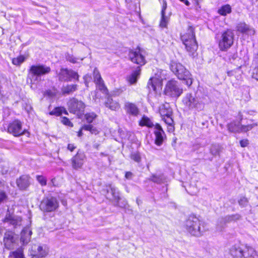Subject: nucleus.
I'll use <instances>...</instances> for the list:
<instances>
[{
    "mask_svg": "<svg viewBox=\"0 0 258 258\" xmlns=\"http://www.w3.org/2000/svg\"><path fill=\"white\" fill-rule=\"evenodd\" d=\"M228 57L229 60H235L237 57V53L236 52L232 53L230 52L228 53Z\"/></svg>",
    "mask_w": 258,
    "mask_h": 258,
    "instance_id": "49",
    "label": "nucleus"
},
{
    "mask_svg": "<svg viewBox=\"0 0 258 258\" xmlns=\"http://www.w3.org/2000/svg\"><path fill=\"white\" fill-rule=\"evenodd\" d=\"M140 146V142L137 139V138L135 139H132V147L133 149L134 148H138Z\"/></svg>",
    "mask_w": 258,
    "mask_h": 258,
    "instance_id": "46",
    "label": "nucleus"
},
{
    "mask_svg": "<svg viewBox=\"0 0 258 258\" xmlns=\"http://www.w3.org/2000/svg\"><path fill=\"white\" fill-rule=\"evenodd\" d=\"M180 1L184 3L186 6H189L190 3L187 0H179Z\"/></svg>",
    "mask_w": 258,
    "mask_h": 258,
    "instance_id": "60",
    "label": "nucleus"
},
{
    "mask_svg": "<svg viewBox=\"0 0 258 258\" xmlns=\"http://www.w3.org/2000/svg\"><path fill=\"white\" fill-rule=\"evenodd\" d=\"M236 29L242 33H245L249 35H253L255 33L254 30L244 22L238 23L236 26Z\"/></svg>",
    "mask_w": 258,
    "mask_h": 258,
    "instance_id": "24",
    "label": "nucleus"
},
{
    "mask_svg": "<svg viewBox=\"0 0 258 258\" xmlns=\"http://www.w3.org/2000/svg\"><path fill=\"white\" fill-rule=\"evenodd\" d=\"M82 128L78 132V137H80L82 136L83 135V133H82Z\"/></svg>",
    "mask_w": 258,
    "mask_h": 258,
    "instance_id": "61",
    "label": "nucleus"
},
{
    "mask_svg": "<svg viewBox=\"0 0 258 258\" xmlns=\"http://www.w3.org/2000/svg\"><path fill=\"white\" fill-rule=\"evenodd\" d=\"M62 113H64L65 114H68L67 111L66 110L65 108L63 107H58L55 108L53 110L49 112L50 115H55L56 116L60 115Z\"/></svg>",
    "mask_w": 258,
    "mask_h": 258,
    "instance_id": "33",
    "label": "nucleus"
},
{
    "mask_svg": "<svg viewBox=\"0 0 258 258\" xmlns=\"http://www.w3.org/2000/svg\"><path fill=\"white\" fill-rule=\"evenodd\" d=\"M184 227L189 233L196 237L201 236L208 230L206 223L194 215L188 217L185 222Z\"/></svg>",
    "mask_w": 258,
    "mask_h": 258,
    "instance_id": "2",
    "label": "nucleus"
},
{
    "mask_svg": "<svg viewBox=\"0 0 258 258\" xmlns=\"http://www.w3.org/2000/svg\"><path fill=\"white\" fill-rule=\"evenodd\" d=\"M140 114V111L136 105L130 103V115L138 116Z\"/></svg>",
    "mask_w": 258,
    "mask_h": 258,
    "instance_id": "36",
    "label": "nucleus"
},
{
    "mask_svg": "<svg viewBox=\"0 0 258 258\" xmlns=\"http://www.w3.org/2000/svg\"><path fill=\"white\" fill-rule=\"evenodd\" d=\"M227 74L229 76H230L231 75V72H229L227 73Z\"/></svg>",
    "mask_w": 258,
    "mask_h": 258,
    "instance_id": "64",
    "label": "nucleus"
},
{
    "mask_svg": "<svg viewBox=\"0 0 258 258\" xmlns=\"http://www.w3.org/2000/svg\"><path fill=\"white\" fill-rule=\"evenodd\" d=\"M168 22V18L165 16V14L161 13V19L160 23V27L162 28L166 27Z\"/></svg>",
    "mask_w": 258,
    "mask_h": 258,
    "instance_id": "43",
    "label": "nucleus"
},
{
    "mask_svg": "<svg viewBox=\"0 0 258 258\" xmlns=\"http://www.w3.org/2000/svg\"><path fill=\"white\" fill-rule=\"evenodd\" d=\"M238 118L239 119V121L238 122H241V121H242V120L243 118V115L242 114V112H239V113H238Z\"/></svg>",
    "mask_w": 258,
    "mask_h": 258,
    "instance_id": "59",
    "label": "nucleus"
},
{
    "mask_svg": "<svg viewBox=\"0 0 258 258\" xmlns=\"http://www.w3.org/2000/svg\"><path fill=\"white\" fill-rule=\"evenodd\" d=\"M252 76L253 78L258 81V68L254 69Z\"/></svg>",
    "mask_w": 258,
    "mask_h": 258,
    "instance_id": "52",
    "label": "nucleus"
},
{
    "mask_svg": "<svg viewBox=\"0 0 258 258\" xmlns=\"http://www.w3.org/2000/svg\"><path fill=\"white\" fill-rule=\"evenodd\" d=\"M68 109L71 113L77 114L79 117L84 112L85 104L84 103L75 98H71L68 102Z\"/></svg>",
    "mask_w": 258,
    "mask_h": 258,
    "instance_id": "11",
    "label": "nucleus"
},
{
    "mask_svg": "<svg viewBox=\"0 0 258 258\" xmlns=\"http://www.w3.org/2000/svg\"><path fill=\"white\" fill-rule=\"evenodd\" d=\"M94 82L95 83L103 80L97 68H95L93 71Z\"/></svg>",
    "mask_w": 258,
    "mask_h": 258,
    "instance_id": "38",
    "label": "nucleus"
},
{
    "mask_svg": "<svg viewBox=\"0 0 258 258\" xmlns=\"http://www.w3.org/2000/svg\"><path fill=\"white\" fill-rule=\"evenodd\" d=\"M238 203L241 207H246L248 205V200L245 197H241L238 200Z\"/></svg>",
    "mask_w": 258,
    "mask_h": 258,
    "instance_id": "42",
    "label": "nucleus"
},
{
    "mask_svg": "<svg viewBox=\"0 0 258 258\" xmlns=\"http://www.w3.org/2000/svg\"><path fill=\"white\" fill-rule=\"evenodd\" d=\"M83 79L85 81V83L86 86H88V83L90 82V81L91 79L90 76H89L88 75H86L84 77Z\"/></svg>",
    "mask_w": 258,
    "mask_h": 258,
    "instance_id": "54",
    "label": "nucleus"
},
{
    "mask_svg": "<svg viewBox=\"0 0 258 258\" xmlns=\"http://www.w3.org/2000/svg\"><path fill=\"white\" fill-rule=\"evenodd\" d=\"M85 158V155L79 152L72 159V166L74 169H78L82 167L83 164V161Z\"/></svg>",
    "mask_w": 258,
    "mask_h": 258,
    "instance_id": "23",
    "label": "nucleus"
},
{
    "mask_svg": "<svg viewBox=\"0 0 258 258\" xmlns=\"http://www.w3.org/2000/svg\"><path fill=\"white\" fill-rule=\"evenodd\" d=\"M97 88L105 94H108V91L104 84L103 80L95 83Z\"/></svg>",
    "mask_w": 258,
    "mask_h": 258,
    "instance_id": "34",
    "label": "nucleus"
},
{
    "mask_svg": "<svg viewBox=\"0 0 258 258\" xmlns=\"http://www.w3.org/2000/svg\"><path fill=\"white\" fill-rule=\"evenodd\" d=\"M21 218L20 217L11 214L8 210L3 222L13 225L14 227L20 226L21 223Z\"/></svg>",
    "mask_w": 258,
    "mask_h": 258,
    "instance_id": "21",
    "label": "nucleus"
},
{
    "mask_svg": "<svg viewBox=\"0 0 258 258\" xmlns=\"http://www.w3.org/2000/svg\"><path fill=\"white\" fill-rule=\"evenodd\" d=\"M139 125L140 126H146L148 127H152L155 126L152 120L147 116L144 115L142 119L139 121Z\"/></svg>",
    "mask_w": 258,
    "mask_h": 258,
    "instance_id": "29",
    "label": "nucleus"
},
{
    "mask_svg": "<svg viewBox=\"0 0 258 258\" xmlns=\"http://www.w3.org/2000/svg\"><path fill=\"white\" fill-rule=\"evenodd\" d=\"M36 179L42 186H44L46 184V179L43 176L37 175Z\"/></svg>",
    "mask_w": 258,
    "mask_h": 258,
    "instance_id": "45",
    "label": "nucleus"
},
{
    "mask_svg": "<svg viewBox=\"0 0 258 258\" xmlns=\"http://www.w3.org/2000/svg\"><path fill=\"white\" fill-rule=\"evenodd\" d=\"M5 188L4 184L0 181V204L6 201L8 199Z\"/></svg>",
    "mask_w": 258,
    "mask_h": 258,
    "instance_id": "32",
    "label": "nucleus"
},
{
    "mask_svg": "<svg viewBox=\"0 0 258 258\" xmlns=\"http://www.w3.org/2000/svg\"><path fill=\"white\" fill-rule=\"evenodd\" d=\"M162 4V8L161 13L165 14V11L167 8V3H166V1L163 0Z\"/></svg>",
    "mask_w": 258,
    "mask_h": 258,
    "instance_id": "53",
    "label": "nucleus"
},
{
    "mask_svg": "<svg viewBox=\"0 0 258 258\" xmlns=\"http://www.w3.org/2000/svg\"><path fill=\"white\" fill-rule=\"evenodd\" d=\"M205 98H199L192 93H187L183 97L182 103L188 110L200 111L204 109L205 102Z\"/></svg>",
    "mask_w": 258,
    "mask_h": 258,
    "instance_id": "4",
    "label": "nucleus"
},
{
    "mask_svg": "<svg viewBox=\"0 0 258 258\" xmlns=\"http://www.w3.org/2000/svg\"><path fill=\"white\" fill-rule=\"evenodd\" d=\"M25 60V57L23 55H20L12 59V63L16 66H20Z\"/></svg>",
    "mask_w": 258,
    "mask_h": 258,
    "instance_id": "40",
    "label": "nucleus"
},
{
    "mask_svg": "<svg viewBox=\"0 0 258 258\" xmlns=\"http://www.w3.org/2000/svg\"><path fill=\"white\" fill-rule=\"evenodd\" d=\"M78 89V85L76 84L67 85L61 88V92L63 94H70L76 91Z\"/></svg>",
    "mask_w": 258,
    "mask_h": 258,
    "instance_id": "27",
    "label": "nucleus"
},
{
    "mask_svg": "<svg viewBox=\"0 0 258 258\" xmlns=\"http://www.w3.org/2000/svg\"><path fill=\"white\" fill-rule=\"evenodd\" d=\"M76 148L74 144H69L68 145V149L71 152L73 151Z\"/></svg>",
    "mask_w": 258,
    "mask_h": 258,
    "instance_id": "58",
    "label": "nucleus"
},
{
    "mask_svg": "<svg viewBox=\"0 0 258 258\" xmlns=\"http://www.w3.org/2000/svg\"><path fill=\"white\" fill-rule=\"evenodd\" d=\"M31 255L38 257L45 256L48 252V248L45 245H39L34 244L29 249Z\"/></svg>",
    "mask_w": 258,
    "mask_h": 258,
    "instance_id": "18",
    "label": "nucleus"
},
{
    "mask_svg": "<svg viewBox=\"0 0 258 258\" xmlns=\"http://www.w3.org/2000/svg\"><path fill=\"white\" fill-rule=\"evenodd\" d=\"M51 71L49 67L43 64H35L30 67L28 72V78L31 84H35L40 81L42 76L48 74Z\"/></svg>",
    "mask_w": 258,
    "mask_h": 258,
    "instance_id": "6",
    "label": "nucleus"
},
{
    "mask_svg": "<svg viewBox=\"0 0 258 258\" xmlns=\"http://www.w3.org/2000/svg\"><path fill=\"white\" fill-rule=\"evenodd\" d=\"M58 80L60 81L69 82L74 79L79 80L78 74L72 70L61 69L57 74Z\"/></svg>",
    "mask_w": 258,
    "mask_h": 258,
    "instance_id": "15",
    "label": "nucleus"
},
{
    "mask_svg": "<svg viewBox=\"0 0 258 258\" xmlns=\"http://www.w3.org/2000/svg\"><path fill=\"white\" fill-rule=\"evenodd\" d=\"M30 177L27 175H23L17 179L16 183L21 190L27 189L30 184Z\"/></svg>",
    "mask_w": 258,
    "mask_h": 258,
    "instance_id": "22",
    "label": "nucleus"
},
{
    "mask_svg": "<svg viewBox=\"0 0 258 258\" xmlns=\"http://www.w3.org/2000/svg\"><path fill=\"white\" fill-rule=\"evenodd\" d=\"M55 93L51 90H47L45 93V95L51 97L55 96Z\"/></svg>",
    "mask_w": 258,
    "mask_h": 258,
    "instance_id": "55",
    "label": "nucleus"
},
{
    "mask_svg": "<svg viewBox=\"0 0 258 258\" xmlns=\"http://www.w3.org/2000/svg\"><path fill=\"white\" fill-rule=\"evenodd\" d=\"M249 144V141L247 139H243L240 141V144L241 147H246Z\"/></svg>",
    "mask_w": 258,
    "mask_h": 258,
    "instance_id": "51",
    "label": "nucleus"
},
{
    "mask_svg": "<svg viewBox=\"0 0 258 258\" xmlns=\"http://www.w3.org/2000/svg\"><path fill=\"white\" fill-rule=\"evenodd\" d=\"M97 116V115L94 112L88 113L85 115V119L89 123H92Z\"/></svg>",
    "mask_w": 258,
    "mask_h": 258,
    "instance_id": "39",
    "label": "nucleus"
},
{
    "mask_svg": "<svg viewBox=\"0 0 258 258\" xmlns=\"http://www.w3.org/2000/svg\"><path fill=\"white\" fill-rule=\"evenodd\" d=\"M154 134L155 135V144L158 146H161L166 139V135L161 126L156 123L155 125Z\"/></svg>",
    "mask_w": 258,
    "mask_h": 258,
    "instance_id": "19",
    "label": "nucleus"
},
{
    "mask_svg": "<svg viewBox=\"0 0 258 258\" xmlns=\"http://www.w3.org/2000/svg\"><path fill=\"white\" fill-rule=\"evenodd\" d=\"M61 122L63 124L70 126H73V123L70 121L69 118L66 117H63L62 118Z\"/></svg>",
    "mask_w": 258,
    "mask_h": 258,
    "instance_id": "48",
    "label": "nucleus"
},
{
    "mask_svg": "<svg viewBox=\"0 0 258 258\" xmlns=\"http://www.w3.org/2000/svg\"><path fill=\"white\" fill-rule=\"evenodd\" d=\"M22 125L20 120H15L8 125V132L15 137L22 135L24 134L25 130H23Z\"/></svg>",
    "mask_w": 258,
    "mask_h": 258,
    "instance_id": "16",
    "label": "nucleus"
},
{
    "mask_svg": "<svg viewBox=\"0 0 258 258\" xmlns=\"http://www.w3.org/2000/svg\"><path fill=\"white\" fill-rule=\"evenodd\" d=\"M170 69L179 80L184 81L187 86L192 84L191 74L181 63L172 61Z\"/></svg>",
    "mask_w": 258,
    "mask_h": 258,
    "instance_id": "5",
    "label": "nucleus"
},
{
    "mask_svg": "<svg viewBox=\"0 0 258 258\" xmlns=\"http://www.w3.org/2000/svg\"><path fill=\"white\" fill-rule=\"evenodd\" d=\"M257 123H253L252 124H248L247 125H242L241 124V132H247L249 131H250L254 127L257 126Z\"/></svg>",
    "mask_w": 258,
    "mask_h": 258,
    "instance_id": "37",
    "label": "nucleus"
},
{
    "mask_svg": "<svg viewBox=\"0 0 258 258\" xmlns=\"http://www.w3.org/2000/svg\"><path fill=\"white\" fill-rule=\"evenodd\" d=\"M10 256L14 258H23L24 254L22 248H18L15 251H12L10 253Z\"/></svg>",
    "mask_w": 258,
    "mask_h": 258,
    "instance_id": "35",
    "label": "nucleus"
},
{
    "mask_svg": "<svg viewBox=\"0 0 258 258\" xmlns=\"http://www.w3.org/2000/svg\"><path fill=\"white\" fill-rule=\"evenodd\" d=\"M234 33L231 30L228 29L223 32L219 40V47L222 51H226L233 44Z\"/></svg>",
    "mask_w": 258,
    "mask_h": 258,
    "instance_id": "9",
    "label": "nucleus"
},
{
    "mask_svg": "<svg viewBox=\"0 0 258 258\" xmlns=\"http://www.w3.org/2000/svg\"><path fill=\"white\" fill-rule=\"evenodd\" d=\"M94 147L95 148L98 149V147H99V145H98V144H95V145H94Z\"/></svg>",
    "mask_w": 258,
    "mask_h": 258,
    "instance_id": "63",
    "label": "nucleus"
},
{
    "mask_svg": "<svg viewBox=\"0 0 258 258\" xmlns=\"http://www.w3.org/2000/svg\"><path fill=\"white\" fill-rule=\"evenodd\" d=\"M151 180L154 182H156L157 183H160L163 182V179L161 177L153 175L151 178Z\"/></svg>",
    "mask_w": 258,
    "mask_h": 258,
    "instance_id": "47",
    "label": "nucleus"
},
{
    "mask_svg": "<svg viewBox=\"0 0 258 258\" xmlns=\"http://www.w3.org/2000/svg\"><path fill=\"white\" fill-rule=\"evenodd\" d=\"M59 207V202L53 197H46L43 199L39 205L40 209L43 212H52L56 210Z\"/></svg>",
    "mask_w": 258,
    "mask_h": 258,
    "instance_id": "10",
    "label": "nucleus"
},
{
    "mask_svg": "<svg viewBox=\"0 0 258 258\" xmlns=\"http://www.w3.org/2000/svg\"><path fill=\"white\" fill-rule=\"evenodd\" d=\"M166 124L168 125V126H167L168 131L169 132H173V131L174 130V127L173 125V124H174L173 119H172V122L170 124H169V123H166Z\"/></svg>",
    "mask_w": 258,
    "mask_h": 258,
    "instance_id": "50",
    "label": "nucleus"
},
{
    "mask_svg": "<svg viewBox=\"0 0 258 258\" xmlns=\"http://www.w3.org/2000/svg\"><path fill=\"white\" fill-rule=\"evenodd\" d=\"M231 12V7L229 5H225L218 9V13L222 16H226Z\"/></svg>",
    "mask_w": 258,
    "mask_h": 258,
    "instance_id": "31",
    "label": "nucleus"
},
{
    "mask_svg": "<svg viewBox=\"0 0 258 258\" xmlns=\"http://www.w3.org/2000/svg\"><path fill=\"white\" fill-rule=\"evenodd\" d=\"M18 239L12 231H7L5 233L4 237V242L5 247L11 249L14 248L17 244Z\"/></svg>",
    "mask_w": 258,
    "mask_h": 258,
    "instance_id": "17",
    "label": "nucleus"
},
{
    "mask_svg": "<svg viewBox=\"0 0 258 258\" xmlns=\"http://www.w3.org/2000/svg\"><path fill=\"white\" fill-rule=\"evenodd\" d=\"M229 251L233 258H258L256 250L247 244H235L230 248Z\"/></svg>",
    "mask_w": 258,
    "mask_h": 258,
    "instance_id": "3",
    "label": "nucleus"
},
{
    "mask_svg": "<svg viewBox=\"0 0 258 258\" xmlns=\"http://www.w3.org/2000/svg\"><path fill=\"white\" fill-rule=\"evenodd\" d=\"M131 158L138 163H139L141 162L142 159L141 154L138 152L132 153L131 155Z\"/></svg>",
    "mask_w": 258,
    "mask_h": 258,
    "instance_id": "41",
    "label": "nucleus"
},
{
    "mask_svg": "<svg viewBox=\"0 0 258 258\" xmlns=\"http://www.w3.org/2000/svg\"><path fill=\"white\" fill-rule=\"evenodd\" d=\"M181 39L187 51L190 55H194L198 46L195 38L194 28L191 26L189 27L187 32L182 35Z\"/></svg>",
    "mask_w": 258,
    "mask_h": 258,
    "instance_id": "7",
    "label": "nucleus"
},
{
    "mask_svg": "<svg viewBox=\"0 0 258 258\" xmlns=\"http://www.w3.org/2000/svg\"><path fill=\"white\" fill-rule=\"evenodd\" d=\"M228 130L232 133H241V123L240 122L233 121L227 125Z\"/></svg>",
    "mask_w": 258,
    "mask_h": 258,
    "instance_id": "26",
    "label": "nucleus"
},
{
    "mask_svg": "<svg viewBox=\"0 0 258 258\" xmlns=\"http://www.w3.org/2000/svg\"><path fill=\"white\" fill-rule=\"evenodd\" d=\"M222 146L219 144H213L210 148V153L214 156L219 155L222 151Z\"/></svg>",
    "mask_w": 258,
    "mask_h": 258,
    "instance_id": "28",
    "label": "nucleus"
},
{
    "mask_svg": "<svg viewBox=\"0 0 258 258\" xmlns=\"http://www.w3.org/2000/svg\"><path fill=\"white\" fill-rule=\"evenodd\" d=\"M159 112L162 117V119L165 123L172 122L173 111L169 103L161 104L159 108Z\"/></svg>",
    "mask_w": 258,
    "mask_h": 258,
    "instance_id": "13",
    "label": "nucleus"
},
{
    "mask_svg": "<svg viewBox=\"0 0 258 258\" xmlns=\"http://www.w3.org/2000/svg\"><path fill=\"white\" fill-rule=\"evenodd\" d=\"M106 187V197L107 199L112 201L114 204L116 205L120 199L117 189L111 184L107 185Z\"/></svg>",
    "mask_w": 258,
    "mask_h": 258,
    "instance_id": "20",
    "label": "nucleus"
},
{
    "mask_svg": "<svg viewBox=\"0 0 258 258\" xmlns=\"http://www.w3.org/2000/svg\"><path fill=\"white\" fill-rule=\"evenodd\" d=\"M65 57L67 60L72 63H75L77 62V58L75 57L72 54H71L69 53H67L65 54Z\"/></svg>",
    "mask_w": 258,
    "mask_h": 258,
    "instance_id": "44",
    "label": "nucleus"
},
{
    "mask_svg": "<svg viewBox=\"0 0 258 258\" xmlns=\"http://www.w3.org/2000/svg\"><path fill=\"white\" fill-rule=\"evenodd\" d=\"M31 234L32 231L30 227H26L23 229L21 234V241L23 244H27L30 241Z\"/></svg>",
    "mask_w": 258,
    "mask_h": 258,
    "instance_id": "25",
    "label": "nucleus"
},
{
    "mask_svg": "<svg viewBox=\"0 0 258 258\" xmlns=\"http://www.w3.org/2000/svg\"><path fill=\"white\" fill-rule=\"evenodd\" d=\"M241 217V215L239 214H235L219 218L217 224V230L222 231L225 228L227 223L237 221L240 220Z\"/></svg>",
    "mask_w": 258,
    "mask_h": 258,
    "instance_id": "14",
    "label": "nucleus"
},
{
    "mask_svg": "<svg viewBox=\"0 0 258 258\" xmlns=\"http://www.w3.org/2000/svg\"><path fill=\"white\" fill-rule=\"evenodd\" d=\"M90 133L92 134L97 135L99 133V131L96 127L92 126V127H91V130L90 131Z\"/></svg>",
    "mask_w": 258,
    "mask_h": 258,
    "instance_id": "57",
    "label": "nucleus"
},
{
    "mask_svg": "<svg viewBox=\"0 0 258 258\" xmlns=\"http://www.w3.org/2000/svg\"><path fill=\"white\" fill-rule=\"evenodd\" d=\"M105 105L112 110H115L118 108V104L109 97L107 98Z\"/></svg>",
    "mask_w": 258,
    "mask_h": 258,
    "instance_id": "30",
    "label": "nucleus"
},
{
    "mask_svg": "<svg viewBox=\"0 0 258 258\" xmlns=\"http://www.w3.org/2000/svg\"><path fill=\"white\" fill-rule=\"evenodd\" d=\"M165 79L163 71L158 70L155 74V76L151 77L148 83V87L154 91H156L157 88H160L162 84V81Z\"/></svg>",
    "mask_w": 258,
    "mask_h": 258,
    "instance_id": "12",
    "label": "nucleus"
},
{
    "mask_svg": "<svg viewBox=\"0 0 258 258\" xmlns=\"http://www.w3.org/2000/svg\"><path fill=\"white\" fill-rule=\"evenodd\" d=\"M129 176V172H126L125 173V177L128 178Z\"/></svg>",
    "mask_w": 258,
    "mask_h": 258,
    "instance_id": "62",
    "label": "nucleus"
},
{
    "mask_svg": "<svg viewBox=\"0 0 258 258\" xmlns=\"http://www.w3.org/2000/svg\"><path fill=\"white\" fill-rule=\"evenodd\" d=\"M92 126L93 125L91 124L84 125L82 127V130H85L86 131H88L90 132Z\"/></svg>",
    "mask_w": 258,
    "mask_h": 258,
    "instance_id": "56",
    "label": "nucleus"
},
{
    "mask_svg": "<svg viewBox=\"0 0 258 258\" xmlns=\"http://www.w3.org/2000/svg\"><path fill=\"white\" fill-rule=\"evenodd\" d=\"M130 60L137 66H132V73L130 75V85L135 84L140 77L141 69L146 62L144 51L140 48L135 50H130Z\"/></svg>",
    "mask_w": 258,
    "mask_h": 258,
    "instance_id": "1",
    "label": "nucleus"
},
{
    "mask_svg": "<svg viewBox=\"0 0 258 258\" xmlns=\"http://www.w3.org/2000/svg\"><path fill=\"white\" fill-rule=\"evenodd\" d=\"M182 93L183 89L178 81L171 80L167 83L164 89V93L166 95L178 98Z\"/></svg>",
    "mask_w": 258,
    "mask_h": 258,
    "instance_id": "8",
    "label": "nucleus"
}]
</instances>
